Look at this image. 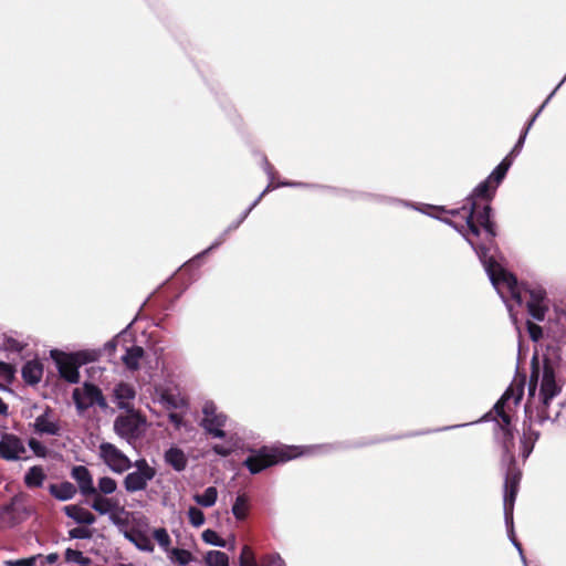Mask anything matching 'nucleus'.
<instances>
[{
  "instance_id": "5701e85b",
  "label": "nucleus",
  "mask_w": 566,
  "mask_h": 566,
  "mask_svg": "<svg viewBox=\"0 0 566 566\" xmlns=\"http://www.w3.org/2000/svg\"><path fill=\"white\" fill-rule=\"evenodd\" d=\"M143 356L144 349L140 346H132L126 348V353L123 355L122 360L128 369L136 370L139 368V363Z\"/></svg>"
},
{
  "instance_id": "49530a36",
  "label": "nucleus",
  "mask_w": 566,
  "mask_h": 566,
  "mask_svg": "<svg viewBox=\"0 0 566 566\" xmlns=\"http://www.w3.org/2000/svg\"><path fill=\"white\" fill-rule=\"evenodd\" d=\"M169 421L175 426L176 429H180L184 426L182 416L178 412H170Z\"/></svg>"
},
{
  "instance_id": "f8f14e48",
  "label": "nucleus",
  "mask_w": 566,
  "mask_h": 566,
  "mask_svg": "<svg viewBox=\"0 0 566 566\" xmlns=\"http://www.w3.org/2000/svg\"><path fill=\"white\" fill-rule=\"evenodd\" d=\"M27 449L23 441L11 433H6L0 439V458L7 461L21 460Z\"/></svg>"
},
{
  "instance_id": "5fc2aeb1",
  "label": "nucleus",
  "mask_w": 566,
  "mask_h": 566,
  "mask_svg": "<svg viewBox=\"0 0 566 566\" xmlns=\"http://www.w3.org/2000/svg\"><path fill=\"white\" fill-rule=\"evenodd\" d=\"M318 448H319V447H310V448H308V452H312L313 450L318 449Z\"/></svg>"
},
{
  "instance_id": "58836bf2",
  "label": "nucleus",
  "mask_w": 566,
  "mask_h": 566,
  "mask_svg": "<svg viewBox=\"0 0 566 566\" xmlns=\"http://www.w3.org/2000/svg\"><path fill=\"white\" fill-rule=\"evenodd\" d=\"M538 439V436L535 434V437H531L527 434H523V438L521 440L522 444V457L526 459L533 451L535 441Z\"/></svg>"
},
{
  "instance_id": "e433bc0d",
  "label": "nucleus",
  "mask_w": 566,
  "mask_h": 566,
  "mask_svg": "<svg viewBox=\"0 0 566 566\" xmlns=\"http://www.w3.org/2000/svg\"><path fill=\"white\" fill-rule=\"evenodd\" d=\"M259 566H286L279 553H270L262 556Z\"/></svg>"
},
{
  "instance_id": "864d4df0",
  "label": "nucleus",
  "mask_w": 566,
  "mask_h": 566,
  "mask_svg": "<svg viewBox=\"0 0 566 566\" xmlns=\"http://www.w3.org/2000/svg\"><path fill=\"white\" fill-rule=\"evenodd\" d=\"M524 434H527V436H531V437H533V438H534V437H535V434H537V436H538V432L533 431V430H531V429H530L527 432H524Z\"/></svg>"
},
{
  "instance_id": "dca6fc26",
  "label": "nucleus",
  "mask_w": 566,
  "mask_h": 566,
  "mask_svg": "<svg viewBox=\"0 0 566 566\" xmlns=\"http://www.w3.org/2000/svg\"><path fill=\"white\" fill-rule=\"evenodd\" d=\"M34 430L40 434L57 436L60 433V424L52 412L46 409L35 418Z\"/></svg>"
},
{
  "instance_id": "f257e3e1",
  "label": "nucleus",
  "mask_w": 566,
  "mask_h": 566,
  "mask_svg": "<svg viewBox=\"0 0 566 566\" xmlns=\"http://www.w3.org/2000/svg\"><path fill=\"white\" fill-rule=\"evenodd\" d=\"M496 188L489 179L479 184L464 205L459 210H453V217H460L461 222L457 220H446L448 224L453 227L467 242L473 248L482 262L485 272L492 283L497 290L503 291L505 285L509 290L512 289L514 280L494 262L493 255L490 254L494 238L496 235L495 226L491 220L490 205L480 206L479 200H490Z\"/></svg>"
},
{
  "instance_id": "1a4fd4ad",
  "label": "nucleus",
  "mask_w": 566,
  "mask_h": 566,
  "mask_svg": "<svg viewBox=\"0 0 566 566\" xmlns=\"http://www.w3.org/2000/svg\"><path fill=\"white\" fill-rule=\"evenodd\" d=\"M97 455L99 460L116 474H122L133 467L130 459L111 442H102L98 446Z\"/></svg>"
},
{
  "instance_id": "de8ad7c7",
  "label": "nucleus",
  "mask_w": 566,
  "mask_h": 566,
  "mask_svg": "<svg viewBox=\"0 0 566 566\" xmlns=\"http://www.w3.org/2000/svg\"><path fill=\"white\" fill-rule=\"evenodd\" d=\"M230 231H228V229L224 231V233L216 241L213 242L208 249H206L202 253H199L198 256H202V254H207L208 252L212 251L213 249L218 248L224 240H226V237L227 234L229 233Z\"/></svg>"
},
{
  "instance_id": "473e14b6",
  "label": "nucleus",
  "mask_w": 566,
  "mask_h": 566,
  "mask_svg": "<svg viewBox=\"0 0 566 566\" xmlns=\"http://www.w3.org/2000/svg\"><path fill=\"white\" fill-rule=\"evenodd\" d=\"M170 554V558L181 566H186L192 560V554L187 549L174 548Z\"/></svg>"
},
{
  "instance_id": "6e6d98bb",
  "label": "nucleus",
  "mask_w": 566,
  "mask_h": 566,
  "mask_svg": "<svg viewBox=\"0 0 566 566\" xmlns=\"http://www.w3.org/2000/svg\"><path fill=\"white\" fill-rule=\"evenodd\" d=\"M122 566H133L132 564H123Z\"/></svg>"
},
{
  "instance_id": "7c9ffc66",
  "label": "nucleus",
  "mask_w": 566,
  "mask_h": 566,
  "mask_svg": "<svg viewBox=\"0 0 566 566\" xmlns=\"http://www.w3.org/2000/svg\"><path fill=\"white\" fill-rule=\"evenodd\" d=\"M65 559L67 563H75L80 566H90L92 560L83 555L81 551L67 548L65 551Z\"/></svg>"
},
{
  "instance_id": "cd10ccee",
  "label": "nucleus",
  "mask_w": 566,
  "mask_h": 566,
  "mask_svg": "<svg viewBox=\"0 0 566 566\" xmlns=\"http://www.w3.org/2000/svg\"><path fill=\"white\" fill-rule=\"evenodd\" d=\"M207 566H229V557L221 551H209L205 556Z\"/></svg>"
},
{
  "instance_id": "c03bdc74",
  "label": "nucleus",
  "mask_w": 566,
  "mask_h": 566,
  "mask_svg": "<svg viewBox=\"0 0 566 566\" xmlns=\"http://www.w3.org/2000/svg\"><path fill=\"white\" fill-rule=\"evenodd\" d=\"M212 450L219 455L227 457L232 452V447L218 443L212 447Z\"/></svg>"
},
{
  "instance_id": "0eeeda50",
  "label": "nucleus",
  "mask_w": 566,
  "mask_h": 566,
  "mask_svg": "<svg viewBox=\"0 0 566 566\" xmlns=\"http://www.w3.org/2000/svg\"><path fill=\"white\" fill-rule=\"evenodd\" d=\"M146 427V418L134 409L114 420L115 433L129 444L144 436Z\"/></svg>"
},
{
  "instance_id": "4c0bfd02",
  "label": "nucleus",
  "mask_w": 566,
  "mask_h": 566,
  "mask_svg": "<svg viewBox=\"0 0 566 566\" xmlns=\"http://www.w3.org/2000/svg\"><path fill=\"white\" fill-rule=\"evenodd\" d=\"M188 518L193 527H200L205 524V515L201 510L196 506H191L188 510Z\"/></svg>"
},
{
  "instance_id": "423d86ee",
  "label": "nucleus",
  "mask_w": 566,
  "mask_h": 566,
  "mask_svg": "<svg viewBox=\"0 0 566 566\" xmlns=\"http://www.w3.org/2000/svg\"><path fill=\"white\" fill-rule=\"evenodd\" d=\"M87 356L84 352L67 354L57 349L51 350V358L60 376L70 384L80 381L78 368L88 360Z\"/></svg>"
},
{
  "instance_id": "09e8293b",
  "label": "nucleus",
  "mask_w": 566,
  "mask_h": 566,
  "mask_svg": "<svg viewBox=\"0 0 566 566\" xmlns=\"http://www.w3.org/2000/svg\"><path fill=\"white\" fill-rule=\"evenodd\" d=\"M29 447L35 452L38 455L44 454V447L41 444L40 441L35 439H31L29 441Z\"/></svg>"
},
{
  "instance_id": "39448f33",
  "label": "nucleus",
  "mask_w": 566,
  "mask_h": 566,
  "mask_svg": "<svg viewBox=\"0 0 566 566\" xmlns=\"http://www.w3.org/2000/svg\"><path fill=\"white\" fill-rule=\"evenodd\" d=\"M298 454L300 453L295 452V449H287L286 451H283L264 447L248 457L243 464L252 474H256L271 465L291 460Z\"/></svg>"
},
{
  "instance_id": "a211bd4d",
  "label": "nucleus",
  "mask_w": 566,
  "mask_h": 566,
  "mask_svg": "<svg viewBox=\"0 0 566 566\" xmlns=\"http://www.w3.org/2000/svg\"><path fill=\"white\" fill-rule=\"evenodd\" d=\"M63 511L66 516L74 520L77 524L93 525L96 522L95 515L82 506L66 505L63 507Z\"/></svg>"
},
{
  "instance_id": "f03ea898",
  "label": "nucleus",
  "mask_w": 566,
  "mask_h": 566,
  "mask_svg": "<svg viewBox=\"0 0 566 566\" xmlns=\"http://www.w3.org/2000/svg\"><path fill=\"white\" fill-rule=\"evenodd\" d=\"M523 391L524 390H523L522 381L512 384L505 390L502 398L494 406L496 413L501 417V420H502V423L500 424V427H501V430L503 431V436H504L503 462H507L509 465H513V463H514V455L510 449V442H511L513 436L509 428L511 418L505 412L504 408L507 407L510 409L511 403L513 406H517L520 400L523 397ZM518 482H520V473L514 468L510 467L507 469V472L505 475L503 509H504V518H505V524L507 527L509 536H510L513 545L520 552L523 564L525 566H527L526 559L523 555L521 544L515 539L514 531H513V510H514V503H515V499H516V494H517Z\"/></svg>"
},
{
  "instance_id": "6e6552de",
  "label": "nucleus",
  "mask_w": 566,
  "mask_h": 566,
  "mask_svg": "<svg viewBox=\"0 0 566 566\" xmlns=\"http://www.w3.org/2000/svg\"><path fill=\"white\" fill-rule=\"evenodd\" d=\"M132 469L134 470L128 472L123 480L127 493L145 491L157 473L156 469L144 458L133 462Z\"/></svg>"
},
{
  "instance_id": "f704fd0d",
  "label": "nucleus",
  "mask_w": 566,
  "mask_h": 566,
  "mask_svg": "<svg viewBox=\"0 0 566 566\" xmlns=\"http://www.w3.org/2000/svg\"><path fill=\"white\" fill-rule=\"evenodd\" d=\"M239 564L240 566H259L254 553L248 545H244L241 549Z\"/></svg>"
},
{
  "instance_id": "a18cd8bd",
  "label": "nucleus",
  "mask_w": 566,
  "mask_h": 566,
  "mask_svg": "<svg viewBox=\"0 0 566 566\" xmlns=\"http://www.w3.org/2000/svg\"><path fill=\"white\" fill-rule=\"evenodd\" d=\"M35 562V557L27 558V559H18V560H8L7 566H33Z\"/></svg>"
},
{
  "instance_id": "79ce46f5",
  "label": "nucleus",
  "mask_w": 566,
  "mask_h": 566,
  "mask_svg": "<svg viewBox=\"0 0 566 566\" xmlns=\"http://www.w3.org/2000/svg\"><path fill=\"white\" fill-rule=\"evenodd\" d=\"M527 331H528L530 337L535 342H537L543 335L541 326H538L534 323H531V322L527 323Z\"/></svg>"
},
{
  "instance_id": "412c9836",
  "label": "nucleus",
  "mask_w": 566,
  "mask_h": 566,
  "mask_svg": "<svg viewBox=\"0 0 566 566\" xmlns=\"http://www.w3.org/2000/svg\"><path fill=\"white\" fill-rule=\"evenodd\" d=\"M124 537L133 543L142 552H154V544L151 539L142 532L124 531Z\"/></svg>"
},
{
  "instance_id": "b1692460",
  "label": "nucleus",
  "mask_w": 566,
  "mask_h": 566,
  "mask_svg": "<svg viewBox=\"0 0 566 566\" xmlns=\"http://www.w3.org/2000/svg\"><path fill=\"white\" fill-rule=\"evenodd\" d=\"M45 479L46 474L40 465L31 467L24 474V483L30 489L42 486Z\"/></svg>"
},
{
  "instance_id": "4468645a",
  "label": "nucleus",
  "mask_w": 566,
  "mask_h": 566,
  "mask_svg": "<svg viewBox=\"0 0 566 566\" xmlns=\"http://www.w3.org/2000/svg\"><path fill=\"white\" fill-rule=\"evenodd\" d=\"M136 390L133 385L127 382H118L113 389V401L119 409L130 411L134 409V400Z\"/></svg>"
},
{
  "instance_id": "20e7f679",
  "label": "nucleus",
  "mask_w": 566,
  "mask_h": 566,
  "mask_svg": "<svg viewBox=\"0 0 566 566\" xmlns=\"http://www.w3.org/2000/svg\"><path fill=\"white\" fill-rule=\"evenodd\" d=\"M537 384H539L538 400L541 403L537 407V418L539 422H544L551 418L546 411L551 400L562 391V385L557 381L555 370L548 361H545L542 368L533 364L528 386L530 399H535Z\"/></svg>"
},
{
  "instance_id": "9b49d317",
  "label": "nucleus",
  "mask_w": 566,
  "mask_h": 566,
  "mask_svg": "<svg viewBox=\"0 0 566 566\" xmlns=\"http://www.w3.org/2000/svg\"><path fill=\"white\" fill-rule=\"evenodd\" d=\"M227 422V416L218 411L213 401H206L202 406V428L216 438H223V427Z\"/></svg>"
},
{
  "instance_id": "9d476101",
  "label": "nucleus",
  "mask_w": 566,
  "mask_h": 566,
  "mask_svg": "<svg viewBox=\"0 0 566 566\" xmlns=\"http://www.w3.org/2000/svg\"><path fill=\"white\" fill-rule=\"evenodd\" d=\"M76 409L80 412L87 410L93 406H98L102 409L107 408V402L98 387L90 382H85L81 387H76L72 394Z\"/></svg>"
},
{
  "instance_id": "37998d69",
  "label": "nucleus",
  "mask_w": 566,
  "mask_h": 566,
  "mask_svg": "<svg viewBox=\"0 0 566 566\" xmlns=\"http://www.w3.org/2000/svg\"><path fill=\"white\" fill-rule=\"evenodd\" d=\"M525 138H526V132H522L518 140L516 142L515 146L513 147V149L511 150V153L507 155L510 156V158H514L516 155L520 154V151L522 150L523 148V145H524V142H525Z\"/></svg>"
},
{
  "instance_id": "3c124183",
  "label": "nucleus",
  "mask_w": 566,
  "mask_h": 566,
  "mask_svg": "<svg viewBox=\"0 0 566 566\" xmlns=\"http://www.w3.org/2000/svg\"><path fill=\"white\" fill-rule=\"evenodd\" d=\"M59 559V555L56 553H51L46 556V562L49 564H53Z\"/></svg>"
},
{
  "instance_id": "a878e982",
  "label": "nucleus",
  "mask_w": 566,
  "mask_h": 566,
  "mask_svg": "<svg viewBox=\"0 0 566 566\" xmlns=\"http://www.w3.org/2000/svg\"><path fill=\"white\" fill-rule=\"evenodd\" d=\"M250 510V499L247 494H239L232 505L231 512L238 521L247 518Z\"/></svg>"
},
{
  "instance_id": "aec40b11",
  "label": "nucleus",
  "mask_w": 566,
  "mask_h": 566,
  "mask_svg": "<svg viewBox=\"0 0 566 566\" xmlns=\"http://www.w3.org/2000/svg\"><path fill=\"white\" fill-rule=\"evenodd\" d=\"M42 374L43 367L38 360H30L22 368V377L30 385L38 384L42 378Z\"/></svg>"
},
{
  "instance_id": "4be33fe9",
  "label": "nucleus",
  "mask_w": 566,
  "mask_h": 566,
  "mask_svg": "<svg viewBox=\"0 0 566 566\" xmlns=\"http://www.w3.org/2000/svg\"><path fill=\"white\" fill-rule=\"evenodd\" d=\"M49 491L56 500L60 501L71 500L76 494V488L71 482L51 484L49 486Z\"/></svg>"
},
{
  "instance_id": "7ed1b4c3",
  "label": "nucleus",
  "mask_w": 566,
  "mask_h": 566,
  "mask_svg": "<svg viewBox=\"0 0 566 566\" xmlns=\"http://www.w3.org/2000/svg\"><path fill=\"white\" fill-rule=\"evenodd\" d=\"M494 262L504 271V273L511 275L514 280V284H512L511 290H509L505 285L503 286V291H500L494 286L503 302L506 304L512 321L516 323V315L514 313L512 301L515 302L516 305L521 306L524 302L525 294H528L530 296V300L526 301V305L531 316L537 321H543L547 311V305L545 304L546 291L539 285H520L516 277L512 273L503 269L496 261Z\"/></svg>"
},
{
  "instance_id": "ddd939ff",
  "label": "nucleus",
  "mask_w": 566,
  "mask_h": 566,
  "mask_svg": "<svg viewBox=\"0 0 566 566\" xmlns=\"http://www.w3.org/2000/svg\"><path fill=\"white\" fill-rule=\"evenodd\" d=\"M264 170H265L266 175L270 178L269 185L260 193V196L253 201V203L241 214L240 219L234 224H232V226H230L228 228V231H232V230L237 229L243 222V220L249 216V213L259 205V202L262 200L263 196L265 193H268L269 191H271V190H273V189H275L277 187H297V186H303V184H298V182H281V184L274 186L273 185L274 170H273V167L269 164V161L266 159H264Z\"/></svg>"
},
{
  "instance_id": "2eb2a0df",
  "label": "nucleus",
  "mask_w": 566,
  "mask_h": 566,
  "mask_svg": "<svg viewBox=\"0 0 566 566\" xmlns=\"http://www.w3.org/2000/svg\"><path fill=\"white\" fill-rule=\"evenodd\" d=\"M71 478L76 482L80 493L87 497L96 493L93 476L90 470L84 465H76L71 471Z\"/></svg>"
},
{
  "instance_id": "603ef678",
  "label": "nucleus",
  "mask_w": 566,
  "mask_h": 566,
  "mask_svg": "<svg viewBox=\"0 0 566 566\" xmlns=\"http://www.w3.org/2000/svg\"><path fill=\"white\" fill-rule=\"evenodd\" d=\"M8 411L7 405L3 402L2 398L0 397V415H6Z\"/></svg>"
},
{
  "instance_id": "bb28decb",
  "label": "nucleus",
  "mask_w": 566,
  "mask_h": 566,
  "mask_svg": "<svg viewBox=\"0 0 566 566\" xmlns=\"http://www.w3.org/2000/svg\"><path fill=\"white\" fill-rule=\"evenodd\" d=\"M218 499V490L214 486H209L202 494H195L193 501L203 507H211L216 504Z\"/></svg>"
},
{
  "instance_id": "2f4dec72",
  "label": "nucleus",
  "mask_w": 566,
  "mask_h": 566,
  "mask_svg": "<svg viewBox=\"0 0 566 566\" xmlns=\"http://www.w3.org/2000/svg\"><path fill=\"white\" fill-rule=\"evenodd\" d=\"M161 401L167 408L181 409L186 407V400L179 395L163 394Z\"/></svg>"
},
{
  "instance_id": "ea45409f",
  "label": "nucleus",
  "mask_w": 566,
  "mask_h": 566,
  "mask_svg": "<svg viewBox=\"0 0 566 566\" xmlns=\"http://www.w3.org/2000/svg\"><path fill=\"white\" fill-rule=\"evenodd\" d=\"M93 536V530L87 527H75L69 531V537L72 539H90Z\"/></svg>"
},
{
  "instance_id": "f3484780",
  "label": "nucleus",
  "mask_w": 566,
  "mask_h": 566,
  "mask_svg": "<svg viewBox=\"0 0 566 566\" xmlns=\"http://www.w3.org/2000/svg\"><path fill=\"white\" fill-rule=\"evenodd\" d=\"M91 496H93L91 507L101 515L109 516L116 509L120 506L117 500L101 495L97 492Z\"/></svg>"
},
{
  "instance_id": "6ab92c4d",
  "label": "nucleus",
  "mask_w": 566,
  "mask_h": 566,
  "mask_svg": "<svg viewBox=\"0 0 566 566\" xmlns=\"http://www.w3.org/2000/svg\"><path fill=\"white\" fill-rule=\"evenodd\" d=\"M165 462L174 470L180 472L187 467L188 459L185 452L177 447H171L164 454Z\"/></svg>"
},
{
  "instance_id": "c85d7f7f",
  "label": "nucleus",
  "mask_w": 566,
  "mask_h": 566,
  "mask_svg": "<svg viewBox=\"0 0 566 566\" xmlns=\"http://www.w3.org/2000/svg\"><path fill=\"white\" fill-rule=\"evenodd\" d=\"M96 490L101 495H111L117 490V482L111 476H102L97 481Z\"/></svg>"
},
{
  "instance_id": "72a5a7b5",
  "label": "nucleus",
  "mask_w": 566,
  "mask_h": 566,
  "mask_svg": "<svg viewBox=\"0 0 566 566\" xmlns=\"http://www.w3.org/2000/svg\"><path fill=\"white\" fill-rule=\"evenodd\" d=\"M153 536L155 538V541L158 543V545L164 549V551H168L170 544H171V539H170V536L167 532L166 528H156L154 530L153 532Z\"/></svg>"
},
{
  "instance_id": "393cba45",
  "label": "nucleus",
  "mask_w": 566,
  "mask_h": 566,
  "mask_svg": "<svg viewBox=\"0 0 566 566\" xmlns=\"http://www.w3.org/2000/svg\"><path fill=\"white\" fill-rule=\"evenodd\" d=\"M512 163L513 159L510 158V156H506L490 174L488 179L490 180L491 184H493V188H497V186L502 182Z\"/></svg>"
},
{
  "instance_id": "c756f323",
  "label": "nucleus",
  "mask_w": 566,
  "mask_h": 566,
  "mask_svg": "<svg viewBox=\"0 0 566 566\" xmlns=\"http://www.w3.org/2000/svg\"><path fill=\"white\" fill-rule=\"evenodd\" d=\"M128 515L129 512H127L125 507L120 505L108 516V518L115 526H117L122 531L126 528L128 525Z\"/></svg>"
},
{
  "instance_id": "c9c22d12",
  "label": "nucleus",
  "mask_w": 566,
  "mask_h": 566,
  "mask_svg": "<svg viewBox=\"0 0 566 566\" xmlns=\"http://www.w3.org/2000/svg\"><path fill=\"white\" fill-rule=\"evenodd\" d=\"M202 539L210 545L218 546V547H226V541L221 538L217 532L212 530H206L202 533Z\"/></svg>"
},
{
  "instance_id": "8fccbe9b",
  "label": "nucleus",
  "mask_w": 566,
  "mask_h": 566,
  "mask_svg": "<svg viewBox=\"0 0 566 566\" xmlns=\"http://www.w3.org/2000/svg\"><path fill=\"white\" fill-rule=\"evenodd\" d=\"M12 367L7 363L0 361V375H2L3 377H10L12 376Z\"/></svg>"
},
{
  "instance_id": "a19ab883",
  "label": "nucleus",
  "mask_w": 566,
  "mask_h": 566,
  "mask_svg": "<svg viewBox=\"0 0 566 566\" xmlns=\"http://www.w3.org/2000/svg\"><path fill=\"white\" fill-rule=\"evenodd\" d=\"M566 81V75L564 76V78L559 82V84L556 86V88L548 95V97L545 99V102L541 105V107L537 109V112L533 115V117L530 119V122L527 123L525 129L523 132H526V134L528 133L530 128L532 127V125L534 124V122L536 120L537 116L541 114V112L544 109V107L546 106V104L549 102V99L552 98V96L556 93V91L563 85V83Z\"/></svg>"
}]
</instances>
